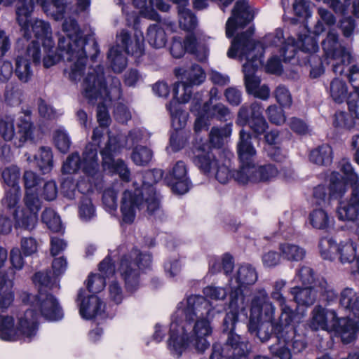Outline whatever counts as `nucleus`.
Instances as JSON below:
<instances>
[{"instance_id": "1", "label": "nucleus", "mask_w": 359, "mask_h": 359, "mask_svg": "<svg viewBox=\"0 0 359 359\" xmlns=\"http://www.w3.org/2000/svg\"><path fill=\"white\" fill-rule=\"evenodd\" d=\"M212 311L210 302L201 295L189 297L187 306L177 309L172 316L168 341L173 355L179 358L190 345L199 353L209 347L206 337L212 333L209 320Z\"/></svg>"}, {"instance_id": "2", "label": "nucleus", "mask_w": 359, "mask_h": 359, "mask_svg": "<svg viewBox=\"0 0 359 359\" xmlns=\"http://www.w3.org/2000/svg\"><path fill=\"white\" fill-rule=\"evenodd\" d=\"M62 31L65 36L59 38L55 54L53 48L43 47L46 55L43 57V65L49 68L60 60L69 62V67L65 69V73L72 81L77 82L84 74L88 55L93 62L96 60L100 53L98 43L92 37L83 38L78 23L73 18L65 20Z\"/></svg>"}, {"instance_id": "3", "label": "nucleus", "mask_w": 359, "mask_h": 359, "mask_svg": "<svg viewBox=\"0 0 359 359\" xmlns=\"http://www.w3.org/2000/svg\"><path fill=\"white\" fill-rule=\"evenodd\" d=\"M35 2L56 20L63 18L66 3L65 0H18L15 5L16 21L23 37L28 41L34 36L41 41L43 47L53 48L55 43L50 23L40 19L31 20Z\"/></svg>"}, {"instance_id": "4", "label": "nucleus", "mask_w": 359, "mask_h": 359, "mask_svg": "<svg viewBox=\"0 0 359 359\" xmlns=\"http://www.w3.org/2000/svg\"><path fill=\"white\" fill-rule=\"evenodd\" d=\"M163 170L153 169L146 171L142 176L141 188L126 190L123 194L121 212L125 223L133 222L137 210L147 205L149 215H152L160 211V198L154 184L162 180Z\"/></svg>"}, {"instance_id": "5", "label": "nucleus", "mask_w": 359, "mask_h": 359, "mask_svg": "<svg viewBox=\"0 0 359 359\" xmlns=\"http://www.w3.org/2000/svg\"><path fill=\"white\" fill-rule=\"evenodd\" d=\"M253 30L248 29L238 34L232 41L227 55L235 58L238 53L241 60H246L243 65L246 91L248 94L254 92L260 85L261 80L255 73L258 67L257 62L262 57L264 47L259 41L252 39Z\"/></svg>"}, {"instance_id": "6", "label": "nucleus", "mask_w": 359, "mask_h": 359, "mask_svg": "<svg viewBox=\"0 0 359 359\" xmlns=\"http://www.w3.org/2000/svg\"><path fill=\"white\" fill-rule=\"evenodd\" d=\"M184 81L173 85V98L166 104L172 125L176 130L186 125L187 113L182 108V103L188 102L191 98V87L201 85L205 79V73L198 65H193L183 73Z\"/></svg>"}, {"instance_id": "7", "label": "nucleus", "mask_w": 359, "mask_h": 359, "mask_svg": "<svg viewBox=\"0 0 359 359\" xmlns=\"http://www.w3.org/2000/svg\"><path fill=\"white\" fill-rule=\"evenodd\" d=\"M276 310L266 290H256L251 299L248 330L250 332H257L258 337L263 342L270 339L271 333L263 331L262 327L265 323L271 325L275 320Z\"/></svg>"}, {"instance_id": "8", "label": "nucleus", "mask_w": 359, "mask_h": 359, "mask_svg": "<svg viewBox=\"0 0 359 359\" xmlns=\"http://www.w3.org/2000/svg\"><path fill=\"white\" fill-rule=\"evenodd\" d=\"M36 334V315L27 309L18 319V325L12 316L0 315V339L4 341L23 340L29 342Z\"/></svg>"}, {"instance_id": "9", "label": "nucleus", "mask_w": 359, "mask_h": 359, "mask_svg": "<svg viewBox=\"0 0 359 359\" xmlns=\"http://www.w3.org/2000/svg\"><path fill=\"white\" fill-rule=\"evenodd\" d=\"M151 262L150 253L140 252L137 248H133L128 254L122 256L118 270L128 292H133L138 289L140 285V269L149 268Z\"/></svg>"}, {"instance_id": "10", "label": "nucleus", "mask_w": 359, "mask_h": 359, "mask_svg": "<svg viewBox=\"0 0 359 359\" xmlns=\"http://www.w3.org/2000/svg\"><path fill=\"white\" fill-rule=\"evenodd\" d=\"M340 170L344 180L352 187L349 201H341L337 208V215L341 221H359V177L351 163L346 159L340 162Z\"/></svg>"}, {"instance_id": "11", "label": "nucleus", "mask_w": 359, "mask_h": 359, "mask_svg": "<svg viewBox=\"0 0 359 359\" xmlns=\"http://www.w3.org/2000/svg\"><path fill=\"white\" fill-rule=\"evenodd\" d=\"M339 304L348 312L346 318H341L344 325L343 342L351 343L359 331V294L352 288L346 287L340 294Z\"/></svg>"}, {"instance_id": "12", "label": "nucleus", "mask_w": 359, "mask_h": 359, "mask_svg": "<svg viewBox=\"0 0 359 359\" xmlns=\"http://www.w3.org/2000/svg\"><path fill=\"white\" fill-rule=\"evenodd\" d=\"M46 287L40 286L38 294L29 297L31 308L36 315V327L38 330V318L41 316L49 321H57L63 318V311L57 299L46 291Z\"/></svg>"}, {"instance_id": "13", "label": "nucleus", "mask_w": 359, "mask_h": 359, "mask_svg": "<svg viewBox=\"0 0 359 359\" xmlns=\"http://www.w3.org/2000/svg\"><path fill=\"white\" fill-rule=\"evenodd\" d=\"M15 118L11 115H6L0 118V135L5 141H13L16 147H21L25 142L33 139L34 126L29 116L20 119L18 130L15 132Z\"/></svg>"}, {"instance_id": "14", "label": "nucleus", "mask_w": 359, "mask_h": 359, "mask_svg": "<svg viewBox=\"0 0 359 359\" xmlns=\"http://www.w3.org/2000/svg\"><path fill=\"white\" fill-rule=\"evenodd\" d=\"M322 47L327 58L333 60L332 69L335 74L342 75L345 67L351 62V55L338 41V34L334 29L330 30L322 42Z\"/></svg>"}, {"instance_id": "15", "label": "nucleus", "mask_w": 359, "mask_h": 359, "mask_svg": "<svg viewBox=\"0 0 359 359\" xmlns=\"http://www.w3.org/2000/svg\"><path fill=\"white\" fill-rule=\"evenodd\" d=\"M278 343L271 345V353L280 359H290L292 352L294 354L303 351L307 346L306 337L297 333V330H290L283 337L276 338Z\"/></svg>"}, {"instance_id": "16", "label": "nucleus", "mask_w": 359, "mask_h": 359, "mask_svg": "<svg viewBox=\"0 0 359 359\" xmlns=\"http://www.w3.org/2000/svg\"><path fill=\"white\" fill-rule=\"evenodd\" d=\"M120 145L116 137H109L108 142L101 151L103 169L109 173L118 174L124 182L130 180V171L127 164L122 159L114 158V155L119 151Z\"/></svg>"}, {"instance_id": "17", "label": "nucleus", "mask_w": 359, "mask_h": 359, "mask_svg": "<svg viewBox=\"0 0 359 359\" xmlns=\"http://www.w3.org/2000/svg\"><path fill=\"white\" fill-rule=\"evenodd\" d=\"M82 89L83 96L91 103H94L103 94L109 96L102 65H97L89 68L83 79Z\"/></svg>"}, {"instance_id": "18", "label": "nucleus", "mask_w": 359, "mask_h": 359, "mask_svg": "<svg viewBox=\"0 0 359 359\" xmlns=\"http://www.w3.org/2000/svg\"><path fill=\"white\" fill-rule=\"evenodd\" d=\"M32 58L36 65L41 62V48L38 41H32L27 47L25 55H18L15 58V75L18 80L24 83L31 81L34 72L32 69L29 60Z\"/></svg>"}, {"instance_id": "19", "label": "nucleus", "mask_w": 359, "mask_h": 359, "mask_svg": "<svg viewBox=\"0 0 359 359\" xmlns=\"http://www.w3.org/2000/svg\"><path fill=\"white\" fill-rule=\"evenodd\" d=\"M312 330H334L339 332L343 341L344 325L341 323V318H339L334 310H330L316 306L312 311V317L309 324Z\"/></svg>"}, {"instance_id": "20", "label": "nucleus", "mask_w": 359, "mask_h": 359, "mask_svg": "<svg viewBox=\"0 0 359 359\" xmlns=\"http://www.w3.org/2000/svg\"><path fill=\"white\" fill-rule=\"evenodd\" d=\"M278 169L272 164H267L255 168L254 164L250 168H244L234 172L233 176L241 184L269 181L278 175Z\"/></svg>"}, {"instance_id": "21", "label": "nucleus", "mask_w": 359, "mask_h": 359, "mask_svg": "<svg viewBox=\"0 0 359 359\" xmlns=\"http://www.w3.org/2000/svg\"><path fill=\"white\" fill-rule=\"evenodd\" d=\"M253 19L247 0H238L236 2L232 15L226 24V35L228 38L233 36L238 28H243Z\"/></svg>"}, {"instance_id": "22", "label": "nucleus", "mask_w": 359, "mask_h": 359, "mask_svg": "<svg viewBox=\"0 0 359 359\" xmlns=\"http://www.w3.org/2000/svg\"><path fill=\"white\" fill-rule=\"evenodd\" d=\"M235 326L236 324L232 327L229 324L224 325V319L223 320V332L227 334L225 349L228 351V356L236 359H250L248 343L241 335L234 332Z\"/></svg>"}, {"instance_id": "23", "label": "nucleus", "mask_w": 359, "mask_h": 359, "mask_svg": "<svg viewBox=\"0 0 359 359\" xmlns=\"http://www.w3.org/2000/svg\"><path fill=\"white\" fill-rule=\"evenodd\" d=\"M52 268L53 272H36L33 277L34 284L50 290L59 287L58 277L62 275L67 268V259L63 256L55 258L52 262Z\"/></svg>"}, {"instance_id": "24", "label": "nucleus", "mask_w": 359, "mask_h": 359, "mask_svg": "<svg viewBox=\"0 0 359 359\" xmlns=\"http://www.w3.org/2000/svg\"><path fill=\"white\" fill-rule=\"evenodd\" d=\"M193 163L204 174L209 175L217 167L218 161L205 143L194 145L189 153Z\"/></svg>"}, {"instance_id": "25", "label": "nucleus", "mask_w": 359, "mask_h": 359, "mask_svg": "<svg viewBox=\"0 0 359 359\" xmlns=\"http://www.w3.org/2000/svg\"><path fill=\"white\" fill-rule=\"evenodd\" d=\"M164 181L170 186L174 192L180 194L187 193L191 187L187 176V168L182 161H177L164 178Z\"/></svg>"}, {"instance_id": "26", "label": "nucleus", "mask_w": 359, "mask_h": 359, "mask_svg": "<svg viewBox=\"0 0 359 359\" xmlns=\"http://www.w3.org/2000/svg\"><path fill=\"white\" fill-rule=\"evenodd\" d=\"M230 292L229 309L231 311L225 316L224 325L229 324L231 327L236 324L239 313L246 314L248 302L243 295L241 286L232 287Z\"/></svg>"}, {"instance_id": "27", "label": "nucleus", "mask_w": 359, "mask_h": 359, "mask_svg": "<svg viewBox=\"0 0 359 359\" xmlns=\"http://www.w3.org/2000/svg\"><path fill=\"white\" fill-rule=\"evenodd\" d=\"M237 153L241 162L238 170L250 168L254 164V158L257 151L252 142V135L242 129L239 132V140L237 144Z\"/></svg>"}, {"instance_id": "28", "label": "nucleus", "mask_w": 359, "mask_h": 359, "mask_svg": "<svg viewBox=\"0 0 359 359\" xmlns=\"http://www.w3.org/2000/svg\"><path fill=\"white\" fill-rule=\"evenodd\" d=\"M86 291L81 288L78 292L77 301H81L79 313L83 318L90 320L97 316H102L105 305L96 295L91 294L88 299L83 298Z\"/></svg>"}, {"instance_id": "29", "label": "nucleus", "mask_w": 359, "mask_h": 359, "mask_svg": "<svg viewBox=\"0 0 359 359\" xmlns=\"http://www.w3.org/2000/svg\"><path fill=\"white\" fill-rule=\"evenodd\" d=\"M280 314L276 321L274 320L271 324V330L273 331L276 338L283 337L284 334L288 333L290 330L296 328L292 325L297 316L296 312L288 305L287 302L278 304Z\"/></svg>"}, {"instance_id": "30", "label": "nucleus", "mask_w": 359, "mask_h": 359, "mask_svg": "<svg viewBox=\"0 0 359 359\" xmlns=\"http://www.w3.org/2000/svg\"><path fill=\"white\" fill-rule=\"evenodd\" d=\"M116 37L118 42L121 43L127 54H130L137 58L144 54V36L141 32L135 30L132 37L127 30L123 29Z\"/></svg>"}, {"instance_id": "31", "label": "nucleus", "mask_w": 359, "mask_h": 359, "mask_svg": "<svg viewBox=\"0 0 359 359\" xmlns=\"http://www.w3.org/2000/svg\"><path fill=\"white\" fill-rule=\"evenodd\" d=\"M82 170L88 176L98 178L100 175L97 157V146L93 143L86 144L82 156Z\"/></svg>"}, {"instance_id": "32", "label": "nucleus", "mask_w": 359, "mask_h": 359, "mask_svg": "<svg viewBox=\"0 0 359 359\" xmlns=\"http://www.w3.org/2000/svg\"><path fill=\"white\" fill-rule=\"evenodd\" d=\"M297 43L301 53L308 54V55L305 57V60L304 61L305 65H309L311 66L312 62L322 65L320 57L316 55L319 47L318 41L315 37L309 35L304 34L303 36L301 34L299 36Z\"/></svg>"}, {"instance_id": "33", "label": "nucleus", "mask_w": 359, "mask_h": 359, "mask_svg": "<svg viewBox=\"0 0 359 359\" xmlns=\"http://www.w3.org/2000/svg\"><path fill=\"white\" fill-rule=\"evenodd\" d=\"M317 291L316 287L306 286L301 287L296 286L290 289V294L298 305L310 306L316 300Z\"/></svg>"}, {"instance_id": "34", "label": "nucleus", "mask_w": 359, "mask_h": 359, "mask_svg": "<svg viewBox=\"0 0 359 359\" xmlns=\"http://www.w3.org/2000/svg\"><path fill=\"white\" fill-rule=\"evenodd\" d=\"M264 107L261 102H254L250 104H244L238 110L236 118V124L244 127L248 122L254 119V114L257 113V116L263 114Z\"/></svg>"}, {"instance_id": "35", "label": "nucleus", "mask_w": 359, "mask_h": 359, "mask_svg": "<svg viewBox=\"0 0 359 359\" xmlns=\"http://www.w3.org/2000/svg\"><path fill=\"white\" fill-rule=\"evenodd\" d=\"M279 252L281 257L288 262H297L303 260L306 255V250L297 244L283 243L279 245Z\"/></svg>"}, {"instance_id": "36", "label": "nucleus", "mask_w": 359, "mask_h": 359, "mask_svg": "<svg viewBox=\"0 0 359 359\" xmlns=\"http://www.w3.org/2000/svg\"><path fill=\"white\" fill-rule=\"evenodd\" d=\"M13 280L5 273H0V311L7 309L14 299Z\"/></svg>"}, {"instance_id": "37", "label": "nucleus", "mask_w": 359, "mask_h": 359, "mask_svg": "<svg viewBox=\"0 0 359 359\" xmlns=\"http://www.w3.org/2000/svg\"><path fill=\"white\" fill-rule=\"evenodd\" d=\"M332 222V217L323 207L313 209L309 215V222L316 229L327 230Z\"/></svg>"}, {"instance_id": "38", "label": "nucleus", "mask_w": 359, "mask_h": 359, "mask_svg": "<svg viewBox=\"0 0 359 359\" xmlns=\"http://www.w3.org/2000/svg\"><path fill=\"white\" fill-rule=\"evenodd\" d=\"M332 147L324 144L313 149L309 155L310 161L318 165H328L332 162Z\"/></svg>"}, {"instance_id": "39", "label": "nucleus", "mask_w": 359, "mask_h": 359, "mask_svg": "<svg viewBox=\"0 0 359 359\" xmlns=\"http://www.w3.org/2000/svg\"><path fill=\"white\" fill-rule=\"evenodd\" d=\"M203 108L207 118H216L220 121H226L231 116L229 109L222 103L210 106L209 102H205L203 104Z\"/></svg>"}, {"instance_id": "40", "label": "nucleus", "mask_w": 359, "mask_h": 359, "mask_svg": "<svg viewBox=\"0 0 359 359\" xmlns=\"http://www.w3.org/2000/svg\"><path fill=\"white\" fill-rule=\"evenodd\" d=\"M147 39L149 43L155 48L164 47L167 42L165 30L158 24L151 25L148 27Z\"/></svg>"}, {"instance_id": "41", "label": "nucleus", "mask_w": 359, "mask_h": 359, "mask_svg": "<svg viewBox=\"0 0 359 359\" xmlns=\"http://www.w3.org/2000/svg\"><path fill=\"white\" fill-rule=\"evenodd\" d=\"M257 277V273L254 267L250 264H244L238 268L235 278L238 283L237 286L242 287L255 284Z\"/></svg>"}, {"instance_id": "42", "label": "nucleus", "mask_w": 359, "mask_h": 359, "mask_svg": "<svg viewBox=\"0 0 359 359\" xmlns=\"http://www.w3.org/2000/svg\"><path fill=\"white\" fill-rule=\"evenodd\" d=\"M36 165L43 174L48 173L53 168V154L50 147H41L34 156Z\"/></svg>"}, {"instance_id": "43", "label": "nucleus", "mask_w": 359, "mask_h": 359, "mask_svg": "<svg viewBox=\"0 0 359 359\" xmlns=\"http://www.w3.org/2000/svg\"><path fill=\"white\" fill-rule=\"evenodd\" d=\"M356 244L351 240L340 242L337 251L341 263H351L356 257Z\"/></svg>"}, {"instance_id": "44", "label": "nucleus", "mask_w": 359, "mask_h": 359, "mask_svg": "<svg viewBox=\"0 0 359 359\" xmlns=\"http://www.w3.org/2000/svg\"><path fill=\"white\" fill-rule=\"evenodd\" d=\"M107 57L110 62L111 69L115 73H121L126 69L128 64L127 58L119 50L118 46L110 48Z\"/></svg>"}, {"instance_id": "45", "label": "nucleus", "mask_w": 359, "mask_h": 359, "mask_svg": "<svg viewBox=\"0 0 359 359\" xmlns=\"http://www.w3.org/2000/svg\"><path fill=\"white\" fill-rule=\"evenodd\" d=\"M322 277H316L312 268L308 266H301L296 272L295 279L302 285L316 287L318 280Z\"/></svg>"}, {"instance_id": "46", "label": "nucleus", "mask_w": 359, "mask_h": 359, "mask_svg": "<svg viewBox=\"0 0 359 359\" xmlns=\"http://www.w3.org/2000/svg\"><path fill=\"white\" fill-rule=\"evenodd\" d=\"M41 219L52 231L60 232L63 230L60 216L51 208L43 211Z\"/></svg>"}, {"instance_id": "47", "label": "nucleus", "mask_w": 359, "mask_h": 359, "mask_svg": "<svg viewBox=\"0 0 359 359\" xmlns=\"http://www.w3.org/2000/svg\"><path fill=\"white\" fill-rule=\"evenodd\" d=\"M317 292L320 293L322 300L330 304L337 299V294L333 287L324 278H320L316 283Z\"/></svg>"}, {"instance_id": "48", "label": "nucleus", "mask_w": 359, "mask_h": 359, "mask_svg": "<svg viewBox=\"0 0 359 359\" xmlns=\"http://www.w3.org/2000/svg\"><path fill=\"white\" fill-rule=\"evenodd\" d=\"M346 192V186L341 179L339 173L337 172H332L330 175V184L329 187V193L332 198L342 197Z\"/></svg>"}, {"instance_id": "49", "label": "nucleus", "mask_w": 359, "mask_h": 359, "mask_svg": "<svg viewBox=\"0 0 359 359\" xmlns=\"http://www.w3.org/2000/svg\"><path fill=\"white\" fill-rule=\"evenodd\" d=\"M297 43L295 39L288 37L280 48V57L285 62H290L296 55L300 54L301 51L297 49Z\"/></svg>"}, {"instance_id": "50", "label": "nucleus", "mask_w": 359, "mask_h": 359, "mask_svg": "<svg viewBox=\"0 0 359 359\" xmlns=\"http://www.w3.org/2000/svg\"><path fill=\"white\" fill-rule=\"evenodd\" d=\"M332 124L339 130H350L355 126L354 118L345 111H337L334 116Z\"/></svg>"}, {"instance_id": "51", "label": "nucleus", "mask_w": 359, "mask_h": 359, "mask_svg": "<svg viewBox=\"0 0 359 359\" xmlns=\"http://www.w3.org/2000/svg\"><path fill=\"white\" fill-rule=\"evenodd\" d=\"M153 156L152 151L147 147H136L131 154V158L137 165H147Z\"/></svg>"}, {"instance_id": "52", "label": "nucleus", "mask_w": 359, "mask_h": 359, "mask_svg": "<svg viewBox=\"0 0 359 359\" xmlns=\"http://www.w3.org/2000/svg\"><path fill=\"white\" fill-rule=\"evenodd\" d=\"M347 86L343 81L334 79L330 83V95L334 102L341 103L347 97Z\"/></svg>"}, {"instance_id": "53", "label": "nucleus", "mask_w": 359, "mask_h": 359, "mask_svg": "<svg viewBox=\"0 0 359 359\" xmlns=\"http://www.w3.org/2000/svg\"><path fill=\"white\" fill-rule=\"evenodd\" d=\"M82 168V162L79 154L73 152L69 154L63 163L62 171L64 174H74Z\"/></svg>"}, {"instance_id": "54", "label": "nucleus", "mask_w": 359, "mask_h": 359, "mask_svg": "<svg viewBox=\"0 0 359 359\" xmlns=\"http://www.w3.org/2000/svg\"><path fill=\"white\" fill-rule=\"evenodd\" d=\"M38 222V214L22 210V215L16 218V225L24 229L32 230Z\"/></svg>"}, {"instance_id": "55", "label": "nucleus", "mask_w": 359, "mask_h": 359, "mask_svg": "<svg viewBox=\"0 0 359 359\" xmlns=\"http://www.w3.org/2000/svg\"><path fill=\"white\" fill-rule=\"evenodd\" d=\"M257 114V113H255V114H254V119L250 121L247 126H248L253 132L255 137L259 138L266 132L269 128V124L263 114L259 116Z\"/></svg>"}, {"instance_id": "56", "label": "nucleus", "mask_w": 359, "mask_h": 359, "mask_svg": "<svg viewBox=\"0 0 359 359\" xmlns=\"http://www.w3.org/2000/svg\"><path fill=\"white\" fill-rule=\"evenodd\" d=\"M332 198L330 193L327 194V189L325 185H318L314 187L312 196L313 205L325 208L329 204V201Z\"/></svg>"}, {"instance_id": "57", "label": "nucleus", "mask_w": 359, "mask_h": 359, "mask_svg": "<svg viewBox=\"0 0 359 359\" xmlns=\"http://www.w3.org/2000/svg\"><path fill=\"white\" fill-rule=\"evenodd\" d=\"M183 42L186 47V51L195 55L198 60L203 62L207 59V50L203 48L202 52L198 50L197 41L194 35H188L185 39H183Z\"/></svg>"}, {"instance_id": "58", "label": "nucleus", "mask_w": 359, "mask_h": 359, "mask_svg": "<svg viewBox=\"0 0 359 359\" xmlns=\"http://www.w3.org/2000/svg\"><path fill=\"white\" fill-rule=\"evenodd\" d=\"M21 94L18 84H8L5 89L4 100L10 106H18L21 102Z\"/></svg>"}, {"instance_id": "59", "label": "nucleus", "mask_w": 359, "mask_h": 359, "mask_svg": "<svg viewBox=\"0 0 359 359\" xmlns=\"http://www.w3.org/2000/svg\"><path fill=\"white\" fill-rule=\"evenodd\" d=\"M53 140L56 147L60 151L67 153L69 151L72 142L65 130L60 128L56 130L54 133Z\"/></svg>"}, {"instance_id": "60", "label": "nucleus", "mask_w": 359, "mask_h": 359, "mask_svg": "<svg viewBox=\"0 0 359 359\" xmlns=\"http://www.w3.org/2000/svg\"><path fill=\"white\" fill-rule=\"evenodd\" d=\"M79 213L83 221H89L95 215V210L92 201L87 197H83L79 207Z\"/></svg>"}, {"instance_id": "61", "label": "nucleus", "mask_w": 359, "mask_h": 359, "mask_svg": "<svg viewBox=\"0 0 359 359\" xmlns=\"http://www.w3.org/2000/svg\"><path fill=\"white\" fill-rule=\"evenodd\" d=\"M336 242L332 237H323L320 239L318 248L323 259L330 260L332 258V248H335Z\"/></svg>"}, {"instance_id": "62", "label": "nucleus", "mask_w": 359, "mask_h": 359, "mask_svg": "<svg viewBox=\"0 0 359 359\" xmlns=\"http://www.w3.org/2000/svg\"><path fill=\"white\" fill-rule=\"evenodd\" d=\"M38 195L39 194L36 191H26V194L24 198V202L26 208L23 210H27L29 212L38 214L41 207V203Z\"/></svg>"}, {"instance_id": "63", "label": "nucleus", "mask_w": 359, "mask_h": 359, "mask_svg": "<svg viewBox=\"0 0 359 359\" xmlns=\"http://www.w3.org/2000/svg\"><path fill=\"white\" fill-rule=\"evenodd\" d=\"M102 203L105 210L109 212L117 209V192L112 188L107 189L102 194Z\"/></svg>"}, {"instance_id": "64", "label": "nucleus", "mask_w": 359, "mask_h": 359, "mask_svg": "<svg viewBox=\"0 0 359 359\" xmlns=\"http://www.w3.org/2000/svg\"><path fill=\"white\" fill-rule=\"evenodd\" d=\"M1 177L5 184L15 188L20 178V170L15 165L6 168L1 171Z\"/></svg>"}]
</instances>
